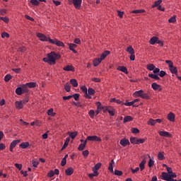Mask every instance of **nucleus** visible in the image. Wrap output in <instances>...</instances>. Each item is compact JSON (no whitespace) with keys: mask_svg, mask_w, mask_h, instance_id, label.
<instances>
[{"mask_svg":"<svg viewBox=\"0 0 181 181\" xmlns=\"http://www.w3.org/2000/svg\"><path fill=\"white\" fill-rule=\"evenodd\" d=\"M62 56L59 53H56L54 52H51L47 54V58H43V62L45 63H48V64L53 65L56 64V61L59 60Z\"/></svg>","mask_w":181,"mask_h":181,"instance_id":"f257e3e1","label":"nucleus"},{"mask_svg":"<svg viewBox=\"0 0 181 181\" xmlns=\"http://www.w3.org/2000/svg\"><path fill=\"white\" fill-rule=\"evenodd\" d=\"M133 95L134 97H140V98H143L144 100H149V98H151L149 94L144 93L142 89L135 91Z\"/></svg>","mask_w":181,"mask_h":181,"instance_id":"f03ea898","label":"nucleus"},{"mask_svg":"<svg viewBox=\"0 0 181 181\" xmlns=\"http://www.w3.org/2000/svg\"><path fill=\"white\" fill-rule=\"evenodd\" d=\"M165 63L166 64H168V69L170 73H172V74H175V76H177V68L173 66V62L170 60H166Z\"/></svg>","mask_w":181,"mask_h":181,"instance_id":"7ed1b4c3","label":"nucleus"},{"mask_svg":"<svg viewBox=\"0 0 181 181\" xmlns=\"http://www.w3.org/2000/svg\"><path fill=\"white\" fill-rule=\"evenodd\" d=\"M47 42L51 43V45H56L59 47H64V43L57 39H52L50 37H48Z\"/></svg>","mask_w":181,"mask_h":181,"instance_id":"20e7f679","label":"nucleus"},{"mask_svg":"<svg viewBox=\"0 0 181 181\" xmlns=\"http://www.w3.org/2000/svg\"><path fill=\"white\" fill-rule=\"evenodd\" d=\"M162 179L163 180L166 181H175L173 177H176V174H168L167 173H162Z\"/></svg>","mask_w":181,"mask_h":181,"instance_id":"39448f33","label":"nucleus"},{"mask_svg":"<svg viewBox=\"0 0 181 181\" xmlns=\"http://www.w3.org/2000/svg\"><path fill=\"white\" fill-rule=\"evenodd\" d=\"M69 5H74L76 9H81L83 0H68Z\"/></svg>","mask_w":181,"mask_h":181,"instance_id":"423d86ee","label":"nucleus"},{"mask_svg":"<svg viewBox=\"0 0 181 181\" xmlns=\"http://www.w3.org/2000/svg\"><path fill=\"white\" fill-rule=\"evenodd\" d=\"M95 94V90L93 88H88L86 93L84 95L85 98H88V100H91V95H94Z\"/></svg>","mask_w":181,"mask_h":181,"instance_id":"0eeeda50","label":"nucleus"},{"mask_svg":"<svg viewBox=\"0 0 181 181\" xmlns=\"http://www.w3.org/2000/svg\"><path fill=\"white\" fill-rule=\"evenodd\" d=\"M86 141H91L92 142H101V138L98 136H88Z\"/></svg>","mask_w":181,"mask_h":181,"instance_id":"6e6552de","label":"nucleus"},{"mask_svg":"<svg viewBox=\"0 0 181 181\" xmlns=\"http://www.w3.org/2000/svg\"><path fill=\"white\" fill-rule=\"evenodd\" d=\"M36 36L41 40V42H47L49 39V37H46L45 34L40 33H37Z\"/></svg>","mask_w":181,"mask_h":181,"instance_id":"1a4fd4ad","label":"nucleus"},{"mask_svg":"<svg viewBox=\"0 0 181 181\" xmlns=\"http://www.w3.org/2000/svg\"><path fill=\"white\" fill-rule=\"evenodd\" d=\"M158 134L160 136H164L165 138H170L172 136V134L169 133V132H165V131H159Z\"/></svg>","mask_w":181,"mask_h":181,"instance_id":"9d476101","label":"nucleus"},{"mask_svg":"<svg viewBox=\"0 0 181 181\" xmlns=\"http://www.w3.org/2000/svg\"><path fill=\"white\" fill-rule=\"evenodd\" d=\"M151 88H153L154 91H160L162 90V87L160 86V85L156 83H153L151 84Z\"/></svg>","mask_w":181,"mask_h":181,"instance_id":"9b49d317","label":"nucleus"},{"mask_svg":"<svg viewBox=\"0 0 181 181\" xmlns=\"http://www.w3.org/2000/svg\"><path fill=\"white\" fill-rule=\"evenodd\" d=\"M120 145H122V146H128V145H129V140L127 139H122L119 141Z\"/></svg>","mask_w":181,"mask_h":181,"instance_id":"f8f14e48","label":"nucleus"},{"mask_svg":"<svg viewBox=\"0 0 181 181\" xmlns=\"http://www.w3.org/2000/svg\"><path fill=\"white\" fill-rule=\"evenodd\" d=\"M167 118L168 119V121H170V122H175V114L172 112H170L168 115H167Z\"/></svg>","mask_w":181,"mask_h":181,"instance_id":"ddd939ff","label":"nucleus"},{"mask_svg":"<svg viewBox=\"0 0 181 181\" xmlns=\"http://www.w3.org/2000/svg\"><path fill=\"white\" fill-rule=\"evenodd\" d=\"M74 173V169H73V167H69L65 170V175L66 176H71Z\"/></svg>","mask_w":181,"mask_h":181,"instance_id":"4468645a","label":"nucleus"},{"mask_svg":"<svg viewBox=\"0 0 181 181\" xmlns=\"http://www.w3.org/2000/svg\"><path fill=\"white\" fill-rule=\"evenodd\" d=\"M68 46H69V50H71V52H73V53H74L75 54L77 53V51L76 49H76V47H77V45L70 43V44H68Z\"/></svg>","mask_w":181,"mask_h":181,"instance_id":"2eb2a0df","label":"nucleus"},{"mask_svg":"<svg viewBox=\"0 0 181 181\" xmlns=\"http://www.w3.org/2000/svg\"><path fill=\"white\" fill-rule=\"evenodd\" d=\"M117 70H118V71H122V73H124V74H128V69L124 66H118L117 68Z\"/></svg>","mask_w":181,"mask_h":181,"instance_id":"dca6fc26","label":"nucleus"},{"mask_svg":"<svg viewBox=\"0 0 181 181\" xmlns=\"http://www.w3.org/2000/svg\"><path fill=\"white\" fill-rule=\"evenodd\" d=\"M15 104H16V108L17 110H22V108H23V103L22 102V100L16 101Z\"/></svg>","mask_w":181,"mask_h":181,"instance_id":"f3484780","label":"nucleus"},{"mask_svg":"<svg viewBox=\"0 0 181 181\" xmlns=\"http://www.w3.org/2000/svg\"><path fill=\"white\" fill-rule=\"evenodd\" d=\"M64 71H74V66L72 65H67L63 68Z\"/></svg>","mask_w":181,"mask_h":181,"instance_id":"a211bd4d","label":"nucleus"},{"mask_svg":"<svg viewBox=\"0 0 181 181\" xmlns=\"http://www.w3.org/2000/svg\"><path fill=\"white\" fill-rule=\"evenodd\" d=\"M106 111L110 114L111 117L115 115V110L112 107H107Z\"/></svg>","mask_w":181,"mask_h":181,"instance_id":"6ab92c4d","label":"nucleus"},{"mask_svg":"<svg viewBox=\"0 0 181 181\" xmlns=\"http://www.w3.org/2000/svg\"><path fill=\"white\" fill-rule=\"evenodd\" d=\"M126 52H127L129 54H135V49H134L131 45L127 47Z\"/></svg>","mask_w":181,"mask_h":181,"instance_id":"aec40b11","label":"nucleus"},{"mask_svg":"<svg viewBox=\"0 0 181 181\" xmlns=\"http://www.w3.org/2000/svg\"><path fill=\"white\" fill-rule=\"evenodd\" d=\"M114 160H111L110 163H109L108 170L110 172V173H114Z\"/></svg>","mask_w":181,"mask_h":181,"instance_id":"412c9836","label":"nucleus"},{"mask_svg":"<svg viewBox=\"0 0 181 181\" xmlns=\"http://www.w3.org/2000/svg\"><path fill=\"white\" fill-rule=\"evenodd\" d=\"M110 53V52L108 50L105 51L103 53L101 54L100 57L99 59H100V60L103 62V60H104V59H105V57H107V56H108Z\"/></svg>","mask_w":181,"mask_h":181,"instance_id":"4be33fe9","label":"nucleus"},{"mask_svg":"<svg viewBox=\"0 0 181 181\" xmlns=\"http://www.w3.org/2000/svg\"><path fill=\"white\" fill-rule=\"evenodd\" d=\"M86 145H87V140H85L83 141V143L81 144L78 147V149L79 151H84L85 148H86Z\"/></svg>","mask_w":181,"mask_h":181,"instance_id":"5701e85b","label":"nucleus"},{"mask_svg":"<svg viewBox=\"0 0 181 181\" xmlns=\"http://www.w3.org/2000/svg\"><path fill=\"white\" fill-rule=\"evenodd\" d=\"M145 163H146V160L143 159L141 162L139 163V169H140V170H144V169H145Z\"/></svg>","mask_w":181,"mask_h":181,"instance_id":"b1692460","label":"nucleus"},{"mask_svg":"<svg viewBox=\"0 0 181 181\" xmlns=\"http://www.w3.org/2000/svg\"><path fill=\"white\" fill-rule=\"evenodd\" d=\"M101 168V163H98L92 168L93 172H98V170Z\"/></svg>","mask_w":181,"mask_h":181,"instance_id":"393cba45","label":"nucleus"},{"mask_svg":"<svg viewBox=\"0 0 181 181\" xmlns=\"http://www.w3.org/2000/svg\"><path fill=\"white\" fill-rule=\"evenodd\" d=\"M158 37L156 36H153L152 37L150 40H149V43L150 45H155V43H156L158 42Z\"/></svg>","mask_w":181,"mask_h":181,"instance_id":"a878e982","label":"nucleus"},{"mask_svg":"<svg viewBox=\"0 0 181 181\" xmlns=\"http://www.w3.org/2000/svg\"><path fill=\"white\" fill-rule=\"evenodd\" d=\"M148 77L153 78V80H160V78L156 74H148Z\"/></svg>","mask_w":181,"mask_h":181,"instance_id":"bb28decb","label":"nucleus"},{"mask_svg":"<svg viewBox=\"0 0 181 181\" xmlns=\"http://www.w3.org/2000/svg\"><path fill=\"white\" fill-rule=\"evenodd\" d=\"M101 59L100 58H96L93 60V66L94 67H97V66H98L100 63H101Z\"/></svg>","mask_w":181,"mask_h":181,"instance_id":"cd10ccee","label":"nucleus"},{"mask_svg":"<svg viewBox=\"0 0 181 181\" xmlns=\"http://www.w3.org/2000/svg\"><path fill=\"white\" fill-rule=\"evenodd\" d=\"M21 90L23 93H29V88L26 83L21 86Z\"/></svg>","mask_w":181,"mask_h":181,"instance_id":"c85d7f7f","label":"nucleus"},{"mask_svg":"<svg viewBox=\"0 0 181 181\" xmlns=\"http://www.w3.org/2000/svg\"><path fill=\"white\" fill-rule=\"evenodd\" d=\"M47 115L50 117H56V112H53V108H50L47 111Z\"/></svg>","mask_w":181,"mask_h":181,"instance_id":"c756f323","label":"nucleus"},{"mask_svg":"<svg viewBox=\"0 0 181 181\" xmlns=\"http://www.w3.org/2000/svg\"><path fill=\"white\" fill-rule=\"evenodd\" d=\"M69 83L73 86V87H78V82H77L76 79H71Z\"/></svg>","mask_w":181,"mask_h":181,"instance_id":"7c9ffc66","label":"nucleus"},{"mask_svg":"<svg viewBox=\"0 0 181 181\" xmlns=\"http://www.w3.org/2000/svg\"><path fill=\"white\" fill-rule=\"evenodd\" d=\"M133 120H134V118H132L131 116H126V117H124V118L123 119V122H124V124H125L127 122H129Z\"/></svg>","mask_w":181,"mask_h":181,"instance_id":"2f4dec72","label":"nucleus"},{"mask_svg":"<svg viewBox=\"0 0 181 181\" xmlns=\"http://www.w3.org/2000/svg\"><path fill=\"white\" fill-rule=\"evenodd\" d=\"M29 142H23L20 144V146L22 148V149H26V148H28L29 146Z\"/></svg>","mask_w":181,"mask_h":181,"instance_id":"473e14b6","label":"nucleus"},{"mask_svg":"<svg viewBox=\"0 0 181 181\" xmlns=\"http://www.w3.org/2000/svg\"><path fill=\"white\" fill-rule=\"evenodd\" d=\"M163 153H164V152H158V159H159V160H165V156L163 155Z\"/></svg>","mask_w":181,"mask_h":181,"instance_id":"72a5a7b5","label":"nucleus"},{"mask_svg":"<svg viewBox=\"0 0 181 181\" xmlns=\"http://www.w3.org/2000/svg\"><path fill=\"white\" fill-rule=\"evenodd\" d=\"M155 65L153 64H147V70L149 71H153L155 70Z\"/></svg>","mask_w":181,"mask_h":181,"instance_id":"f704fd0d","label":"nucleus"},{"mask_svg":"<svg viewBox=\"0 0 181 181\" xmlns=\"http://www.w3.org/2000/svg\"><path fill=\"white\" fill-rule=\"evenodd\" d=\"M162 4V0H158L154 2V4L151 6V8H156V6H159Z\"/></svg>","mask_w":181,"mask_h":181,"instance_id":"c9c22d12","label":"nucleus"},{"mask_svg":"<svg viewBox=\"0 0 181 181\" xmlns=\"http://www.w3.org/2000/svg\"><path fill=\"white\" fill-rule=\"evenodd\" d=\"M26 85L28 87V88H35V87H36V82L28 83H26Z\"/></svg>","mask_w":181,"mask_h":181,"instance_id":"e433bc0d","label":"nucleus"},{"mask_svg":"<svg viewBox=\"0 0 181 181\" xmlns=\"http://www.w3.org/2000/svg\"><path fill=\"white\" fill-rule=\"evenodd\" d=\"M21 142V140H13L10 146L15 148V146H16V145H18V144H19Z\"/></svg>","mask_w":181,"mask_h":181,"instance_id":"4c0bfd02","label":"nucleus"},{"mask_svg":"<svg viewBox=\"0 0 181 181\" xmlns=\"http://www.w3.org/2000/svg\"><path fill=\"white\" fill-rule=\"evenodd\" d=\"M88 115L92 119H94V116L95 115V111H94V110H89Z\"/></svg>","mask_w":181,"mask_h":181,"instance_id":"58836bf2","label":"nucleus"},{"mask_svg":"<svg viewBox=\"0 0 181 181\" xmlns=\"http://www.w3.org/2000/svg\"><path fill=\"white\" fill-rule=\"evenodd\" d=\"M64 89L66 91V93H70V90H71V87L70 86V84L69 83H65Z\"/></svg>","mask_w":181,"mask_h":181,"instance_id":"ea45409f","label":"nucleus"},{"mask_svg":"<svg viewBox=\"0 0 181 181\" xmlns=\"http://www.w3.org/2000/svg\"><path fill=\"white\" fill-rule=\"evenodd\" d=\"M22 86L21 87H18L16 89V94H17V95H22Z\"/></svg>","mask_w":181,"mask_h":181,"instance_id":"a19ab883","label":"nucleus"},{"mask_svg":"<svg viewBox=\"0 0 181 181\" xmlns=\"http://www.w3.org/2000/svg\"><path fill=\"white\" fill-rule=\"evenodd\" d=\"M135 103H134V100L132 102H126L124 103V105H126V107H136V105H134Z\"/></svg>","mask_w":181,"mask_h":181,"instance_id":"79ce46f5","label":"nucleus"},{"mask_svg":"<svg viewBox=\"0 0 181 181\" xmlns=\"http://www.w3.org/2000/svg\"><path fill=\"white\" fill-rule=\"evenodd\" d=\"M146 11L144 9H139L131 11V13H144Z\"/></svg>","mask_w":181,"mask_h":181,"instance_id":"37998d69","label":"nucleus"},{"mask_svg":"<svg viewBox=\"0 0 181 181\" xmlns=\"http://www.w3.org/2000/svg\"><path fill=\"white\" fill-rule=\"evenodd\" d=\"M31 163L33 168H37L39 166V160H32Z\"/></svg>","mask_w":181,"mask_h":181,"instance_id":"c03bdc74","label":"nucleus"},{"mask_svg":"<svg viewBox=\"0 0 181 181\" xmlns=\"http://www.w3.org/2000/svg\"><path fill=\"white\" fill-rule=\"evenodd\" d=\"M99 173L98 172H93V173L88 174V177L90 179H94V177L98 176Z\"/></svg>","mask_w":181,"mask_h":181,"instance_id":"a18cd8bd","label":"nucleus"},{"mask_svg":"<svg viewBox=\"0 0 181 181\" xmlns=\"http://www.w3.org/2000/svg\"><path fill=\"white\" fill-rule=\"evenodd\" d=\"M169 23H176V16H173L171 18L168 19Z\"/></svg>","mask_w":181,"mask_h":181,"instance_id":"49530a36","label":"nucleus"},{"mask_svg":"<svg viewBox=\"0 0 181 181\" xmlns=\"http://www.w3.org/2000/svg\"><path fill=\"white\" fill-rule=\"evenodd\" d=\"M110 103H116L117 104H122V101H121L119 99H116L115 98H113L110 100Z\"/></svg>","mask_w":181,"mask_h":181,"instance_id":"de8ad7c7","label":"nucleus"},{"mask_svg":"<svg viewBox=\"0 0 181 181\" xmlns=\"http://www.w3.org/2000/svg\"><path fill=\"white\" fill-rule=\"evenodd\" d=\"M148 125H151L152 127H153V125H155L156 124V121L153 119H150L148 122H147Z\"/></svg>","mask_w":181,"mask_h":181,"instance_id":"09e8293b","label":"nucleus"},{"mask_svg":"<svg viewBox=\"0 0 181 181\" xmlns=\"http://www.w3.org/2000/svg\"><path fill=\"white\" fill-rule=\"evenodd\" d=\"M146 139H137L136 140V145H141V144H144Z\"/></svg>","mask_w":181,"mask_h":181,"instance_id":"8fccbe9b","label":"nucleus"},{"mask_svg":"<svg viewBox=\"0 0 181 181\" xmlns=\"http://www.w3.org/2000/svg\"><path fill=\"white\" fill-rule=\"evenodd\" d=\"M30 4L34 6H39V0H30Z\"/></svg>","mask_w":181,"mask_h":181,"instance_id":"3c124183","label":"nucleus"},{"mask_svg":"<svg viewBox=\"0 0 181 181\" xmlns=\"http://www.w3.org/2000/svg\"><path fill=\"white\" fill-rule=\"evenodd\" d=\"M148 168H152L153 165H155V160H153V158H150L148 160Z\"/></svg>","mask_w":181,"mask_h":181,"instance_id":"603ef678","label":"nucleus"},{"mask_svg":"<svg viewBox=\"0 0 181 181\" xmlns=\"http://www.w3.org/2000/svg\"><path fill=\"white\" fill-rule=\"evenodd\" d=\"M70 138H71V139H74V138H76V136H77V132H69L68 133Z\"/></svg>","mask_w":181,"mask_h":181,"instance_id":"864d4df0","label":"nucleus"},{"mask_svg":"<svg viewBox=\"0 0 181 181\" xmlns=\"http://www.w3.org/2000/svg\"><path fill=\"white\" fill-rule=\"evenodd\" d=\"M11 78H12V76L11 74H7L4 77V81H6V83H8V81H9Z\"/></svg>","mask_w":181,"mask_h":181,"instance_id":"5fc2aeb1","label":"nucleus"},{"mask_svg":"<svg viewBox=\"0 0 181 181\" xmlns=\"http://www.w3.org/2000/svg\"><path fill=\"white\" fill-rule=\"evenodd\" d=\"M131 132L132 134H139V129L138 128L133 127L131 129Z\"/></svg>","mask_w":181,"mask_h":181,"instance_id":"6e6d98bb","label":"nucleus"},{"mask_svg":"<svg viewBox=\"0 0 181 181\" xmlns=\"http://www.w3.org/2000/svg\"><path fill=\"white\" fill-rule=\"evenodd\" d=\"M114 175H115L116 176H122V171L115 170L114 172Z\"/></svg>","mask_w":181,"mask_h":181,"instance_id":"4d7b16f0","label":"nucleus"},{"mask_svg":"<svg viewBox=\"0 0 181 181\" xmlns=\"http://www.w3.org/2000/svg\"><path fill=\"white\" fill-rule=\"evenodd\" d=\"M138 139L135 138V137H131L130 138V142L131 144H133L134 145H136V141Z\"/></svg>","mask_w":181,"mask_h":181,"instance_id":"13d9d810","label":"nucleus"},{"mask_svg":"<svg viewBox=\"0 0 181 181\" xmlns=\"http://www.w3.org/2000/svg\"><path fill=\"white\" fill-rule=\"evenodd\" d=\"M166 170H167L168 175L175 174V173H173V171L172 170V168H170V167H167Z\"/></svg>","mask_w":181,"mask_h":181,"instance_id":"bf43d9fd","label":"nucleus"},{"mask_svg":"<svg viewBox=\"0 0 181 181\" xmlns=\"http://www.w3.org/2000/svg\"><path fill=\"white\" fill-rule=\"evenodd\" d=\"M72 97L74 98V99L76 100V101H78V98H80V94L78 93H75L72 95Z\"/></svg>","mask_w":181,"mask_h":181,"instance_id":"052dcab7","label":"nucleus"},{"mask_svg":"<svg viewBox=\"0 0 181 181\" xmlns=\"http://www.w3.org/2000/svg\"><path fill=\"white\" fill-rule=\"evenodd\" d=\"M69 142H70V139H68L65 141L64 144L62 149H64L65 148H67V146L69 145Z\"/></svg>","mask_w":181,"mask_h":181,"instance_id":"680f3d73","label":"nucleus"},{"mask_svg":"<svg viewBox=\"0 0 181 181\" xmlns=\"http://www.w3.org/2000/svg\"><path fill=\"white\" fill-rule=\"evenodd\" d=\"M1 37L2 39H4V37H9V33H6V32H4L1 33Z\"/></svg>","mask_w":181,"mask_h":181,"instance_id":"e2e57ef3","label":"nucleus"},{"mask_svg":"<svg viewBox=\"0 0 181 181\" xmlns=\"http://www.w3.org/2000/svg\"><path fill=\"white\" fill-rule=\"evenodd\" d=\"M81 90L83 91V93H84L85 94L87 93L88 89H87V86H83L81 87Z\"/></svg>","mask_w":181,"mask_h":181,"instance_id":"0e129e2a","label":"nucleus"},{"mask_svg":"<svg viewBox=\"0 0 181 181\" xmlns=\"http://www.w3.org/2000/svg\"><path fill=\"white\" fill-rule=\"evenodd\" d=\"M1 20L3 21V22H5V23L9 22V18L8 17H1Z\"/></svg>","mask_w":181,"mask_h":181,"instance_id":"69168bd1","label":"nucleus"},{"mask_svg":"<svg viewBox=\"0 0 181 181\" xmlns=\"http://www.w3.org/2000/svg\"><path fill=\"white\" fill-rule=\"evenodd\" d=\"M158 76H160V77H165L166 72L165 71H160Z\"/></svg>","mask_w":181,"mask_h":181,"instance_id":"338daca9","label":"nucleus"},{"mask_svg":"<svg viewBox=\"0 0 181 181\" xmlns=\"http://www.w3.org/2000/svg\"><path fill=\"white\" fill-rule=\"evenodd\" d=\"M48 177H53L54 176V171L50 170L47 174Z\"/></svg>","mask_w":181,"mask_h":181,"instance_id":"774afa93","label":"nucleus"}]
</instances>
